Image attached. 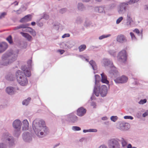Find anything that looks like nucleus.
Wrapping results in <instances>:
<instances>
[{
	"mask_svg": "<svg viewBox=\"0 0 148 148\" xmlns=\"http://www.w3.org/2000/svg\"><path fill=\"white\" fill-rule=\"evenodd\" d=\"M59 51L60 52L61 54H62L64 52V51L63 50H60Z\"/></svg>",
	"mask_w": 148,
	"mask_h": 148,
	"instance_id": "nucleus-63",
	"label": "nucleus"
},
{
	"mask_svg": "<svg viewBox=\"0 0 148 148\" xmlns=\"http://www.w3.org/2000/svg\"><path fill=\"white\" fill-rule=\"evenodd\" d=\"M67 43L63 42L62 43V45L64 49H66L68 47V45Z\"/></svg>",
	"mask_w": 148,
	"mask_h": 148,
	"instance_id": "nucleus-43",
	"label": "nucleus"
},
{
	"mask_svg": "<svg viewBox=\"0 0 148 148\" xmlns=\"http://www.w3.org/2000/svg\"><path fill=\"white\" fill-rule=\"evenodd\" d=\"M31 100L30 97H28L27 99H25L22 102V104L23 105L27 106V105Z\"/></svg>",
	"mask_w": 148,
	"mask_h": 148,
	"instance_id": "nucleus-29",
	"label": "nucleus"
},
{
	"mask_svg": "<svg viewBox=\"0 0 148 148\" xmlns=\"http://www.w3.org/2000/svg\"><path fill=\"white\" fill-rule=\"evenodd\" d=\"M124 118L125 119H130L132 120L133 119L132 116H124Z\"/></svg>",
	"mask_w": 148,
	"mask_h": 148,
	"instance_id": "nucleus-47",
	"label": "nucleus"
},
{
	"mask_svg": "<svg viewBox=\"0 0 148 148\" xmlns=\"http://www.w3.org/2000/svg\"><path fill=\"white\" fill-rule=\"evenodd\" d=\"M32 62V60H29L28 61L27 63L29 67L31 66Z\"/></svg>",
	"mask_w": 148,
	"mask_h": 148,
	"instance_id": "nucleus-54",
	"label": "nucleus"
},
{
	"mask_svg": "<svg viewBox=\"0 0 148 148\" xmlns=\"http://www.w3.org/2000/svg\"><path fill=\"white\" fill-rule=\"evenodd\" d=\"M86 110L83 107H81L77 110V115L79 116H84L86 113Z\"/></svg>",
	"mask_w": 148,
	"mask_h": 148,
	"instance_id": "nucleus-21",
	"label": "nucleus"
},
{
	"mask_svg": "<svg viewBox=\"0 0 148 148\" xmlns=\"http://www.w3.org/2000/svg\"><path fill=\"white\" fill-rule=\"evenodd\" d=\"M109 148H120V144L117 138H112L108 141Z\"/></svg>",
	"mask_w": 148,
	"mask_h": 148,
	"instance_id": "nucleus-8",
	"label": "nucleus"
},
{
	"mask_svg": "<svg viewBox=\"0 0 148 148\" xmlns=\"http://www.w3.org/2000/svg\"><path fill=\"white\" fill-rule=\"evenodd\" d=\"M22 129L23 131L27 130L29 128V123L27 119L23 120L22 122Z\"/></svg>",
	"mask_w": 148,
	"mask_h": 148,
	"instance_id": "nucleus-18",
	"label": "nucleus"
},
{
	"mask_svg": "<svg viewBox=\"0 0 148 148\" xmlns=\"http://www.w3.org/2000/svg\"><path fill=\"white\" fill-rule=\"evenodd\" d=\"M72 130L74 131H80L81 130V128L78 126H73L72 127Z\"/></svg>",
	"mask_w": 148,
	"mask_h": 148,
	"instance_id": "nucleus-36",
	"label": "nucleus"
},
{
	"mask_svg": "<svg viewBox=\"0 0 148 148\" xmlns=\"http://www.w3.org/2000/svg\"><path fill=\"white\" fill-rule=\"evenodd\" d=\"M32 15L31 14H28L22 18L20 21L21 23H25L31 21Z\"/></svg>",
	"mask_w": 148,
	"mask_h": 148,
	"instance_id": "nucleus-16",
	"label": "nucleus"
},
{
	"mask_svg": "<svg viewBox=\"0 0 148 148\" xmlns=\"http://www.w3.org/2000/svg\"><path fill=\"white\" fill-rule=\"evenodd\" d=\"M108 93V88L105 85H103L100 87L99 85L95 86L93 90V94L96 96H99V94L102 97L106 96Z\"/></svg>",
	"mask_w": 148,
	"mask_h": 148,
	"instance_id": "nucleus-6",
	"label": "nucleus"
},
{
	"mask_svg": "<svg viewBox=\"0 0 148 148\" xmlns=\"http://www.w3.org/2000/svg\"><path fill=\"white\" fill-rule=\"evenodd\" d=\"M98 148H108L107 146L104 145H101Z\"/></svg>",
	"mask_w": 148,
	"mask_h": 148,
	"instance_id": "nucleus-58",
	"label": "nucleus"
},
{
	"mask_svg": "<svg viewBox=\"0 0 148 148\" xmlns=\"http://www.w3.org/2000/svg\"><path fill=\"white\" fill-rule=\"evenodd\" d=\"M18 2L17 1H15L11 4V5L14 4V6L17 5H18Z\"/></svg>",
	"mask_w": 148,
	"mask_h": 148,
	"instance_id": "nucleus-59",
	"label": "nucleus"
},
{
	"mask_svg": "<svg viewBox=\"0 0 148 148\" xmlns=\"http://www.w3.org/2000/svg\"><path fill=\"white\" fill-rule=\"evenodd\" d=\"M22 71L18 70L16 73L15 75L18 83L21 86H26L28 84V81L26 77H29L31 75L29 70L25 66L21 67Z\"/></svg>",
	"mask_w": 148,
	"mask_h": 148,
	"instance_id": "nucleus-2",
	"label": "nucleus"
},
{
	"mask_svg": "<svg viewBox=\"0 0 148 148\" xmlns=\"http://www.w3.org/2000/svg\"><path fill=\"white\" fill-rule=\"evenodd\" d=\"M118 119V117L116 116H112L110 117L111 120L114 122H116Z\"/></svg>",
	"mask_w": 148,
	"mask_h": 148,
	"instance_id": "nucleus-37",
	"label": "nucleus"
},
{
	"mask_svg": "<svg viewBox=\"0 0 148 148\" xmlns=\"http://www.w3.org/2000/svg\"><path fill=\"white\" fill-rule=\"evenodd\" d=\"M67 11V9L66 8H63L60 9V12L62 13L63 14L65 12Z\"/></svg>",
	"mask_w": 148,
	"mask_h": 148,
	"instance_id": "nucleus-48",
	"label": "nucleus"
},
{
	"mask_svg": "<svg viewBox=\"0 0 148 148\" xmlns=\"http://www.w3.org/2000/svg\"><path fill=\"white\" fill-rule=\"evenodd\" d=\"M67 120L70 122L75 123L78 121V118L73 114H70L66 115Z\"/></svg>",
	"mask_w": 148,
	"mask_h": 148,
	"instance_id": "nucleus-12",
	"label": "nucleus"
},
{
	"mask_svg": "<svg viewBox=\"0 0 148 148\" xmlns=\"http://www.w3.org/2000/svg\"><path fill=\"white\" fill-rule=\"evenodd\" d=\"M127 147V148H132V145L131 144H129Z\"/></svg>",
	"mask_w": 148,
	"mask_h": 148,
	"instance_id": "nucleus-64",
	"label": "nucleus"
},
{
	"mask_svg": "<svg viewBox=\"0 0 148 148\" xmlns=\"http://www.w3.org/2000/svg\"><path fill=\"white\" fill-rule=\"evenodd\" d=\"M147 100L146 99H141L138 102V103L140 105H143L147 102Z\"/></svg>",
	"mask_w": 148,
	"mask_h": 148,
	"instance_id": "nucleus-39",
	"label": "nucleus"
},
{
	"mask_svg": "<svg viewBox=\"0 0 148 148\" xmlns=\"http://www.w3.org/2000/svg\"><path fill=\"white\" fill-rule=\"evenodd\" d=\"M105 7L103 6L95 7L94 8V11L96 12L100 13H106L104 10Z\"/></svg>",
	"mask_w": 148,
	"mask_h": 148,
	"instance_id": "nucleus-20",
	"label": "nucleus"
},
{
	"mask_svg": "<svg viewBox=\"0 0 148 148\" xmlns=\"http://www.w3.org/2000/svg\"><path fill=\"white\" fill-rule=\"evenodd\" d=\"M123 17H119L117 20L116 22V23L117 24L119 23L123 19Z\"/></svg>",
	"mask_w": 148,
	"mask_h": 148,
	"instance_id": "nucleus-45",
	"label": "nucleus"
},
{
	"mask_svg": "<svg viewBox=\"0 0 148 148\" xmlns=\"http://www.w3.org/2000/svg\"><path fill=\"white\" fill-rule=\"evenodd\" d=\"M7 14V13L5 12H3L1 13L0 15V19H1L5 17V16Z\"/></svg>",
	"mask_w": 148,
	"mask_h": 148,
	"instance_id": "nucleus-46",
	"label": "nucleus"
},
{
	"mask_svg": "<svg viewBox=\"0 0 148 148\" xmlns=\"http://www.w3.org/2000/svg\"><path fill=\"white\" fill-rule=\"evenodd\" d=\"M130 34L131 36L132 39L133 40H134L136 39V37L135 36L134 34L132 32H130Z\"/></svg>",
	"mask_w": 148,
	"mask_h": 148,
	"instance_id": "nucleus-52",
	"label": "nucleus"
},
{
	"mask_svg": "<svg viewBox=\"0 0 148 148\" xmlns=\"http://www.w3.org/2000/svg\"><path fill=\"white\" fill-rule=\"evenodd\" d=\"M49 16L48 14L45 13H43L42 14V17L40 19L43 18L47 20L49 19Z\"/></svg>",
	"mask_w": 148,
	"mask_h": 148,
	"instance_id": "nucleus-30",
	"label": "nucleus"
},
{
	"mask_svg": "<svg viewBox=\"0 0 148 148\" xmlns=\"http://www.w3.org/2000/svg\"><path fill=\"white\" fill-rule=\"evenodd\" d=\"M6 40L9 42L10 43H12V36L11 35H10L6 38Z\"/></svg>",
	"mask_w": 148,
	"mask_h": 148,
	"instance_id": "nucleus-44",
	"label": "nucleus"
},
{
	"mask_svg": "<svg viewBox=\"0 0 148 148\" xmlns=\"http://www.w3.org/2000/svg\"><path fill=\"white\" fill-rule=\"evenodd\" d=\"M29 33L33 36H36V32L35 31V30L33 29H32V30L30 31V32H29Z\"/></svg>",
	"mask_w": 148,
	"mask_h": 148,
	"instance_id": "nucleus-38",
	"label": "nucleus"
},
{
	"mask_svg": "<svg viewBox=\"0 0 148 148\" xmlns=\"http://www.w3.org/2000/svg\"><path fill=\"white\" fill-rule=\"evenodd\" d=\"M128 80V78L126 76L123 75L121 77H118L114 79V81L116 84H122L126 82Z\"/></svg>",
	"mask_w": 148,
	"mask_h": 148,
	"instance_id": "nucleus-13",
	"label": "nucleus"
},
{
	"mask_svg": "<svg viewBox=\"0 0 148 148\" xmlns=\"http://www.w3.org/2000/svg\"><path fill=\"white\" fill-rule=\"evenodd\" d=\"M59 25L60 24L59 23H55L53 25V28L57 30H58L60 27Z\"/></svg>",
	"mask_w": 148,
	"mask_h": 148,
	"instance_id": "nucleus-40",
	"label": "nucleus"
},
{
	"mask_svg": "<svg viewBox=\"0 0 148 148\" xmlns=\"http://www.w3.org/2000/svg\"><path fill=\"white\" fill-rule=\"evenodd\" d=\"M111 35L110 34L103 35L99 37V39L100 40H101L104 38L110 37Z\"/></svg>",
	"mask_w": 148,
	"mask_h": 148,
	"instance_id": "nucleus-32",
	"label": "nucleus"
},
{
	"mask_svg": "<svg viewBox=\"0 0 148 148\" xmlns=\"http://www.w3.org/2000/svg\"><path fill=\"white\" fill-rule=\"evenodd\" d=\"M29 25V23H26L20 25L18 26L14 27V30H16L18 29L21 28L24 29V28H26L27 27H28Z\"/></svg>",
	"mask_w": 148,
	"mask_h": 148,
	"instance_id": "nucleus-25",
	"label": "nucleus"
},
{
	"mask_svg": "<svg viewBox=\"0 0 148 148\" xmlns=\"http://www.w3.org/2000/svg\"><path fill=\"white\" fill-rule=\"evenodd\" d=\"M121 141L122 147L123 148H126L127 144V142L123 138H121Z\"/></svg>",
	"mask_w": 148,
	"mask_h": 148,
	"instance_id": "nucleus-28",
	"label": "nucleus"
},
{
	"mask_svg": "<svg viewBox=\"0 0 148 148\" xmlns=\"http://www.w3.org/2000/svg\"><path fill=\"white\" fill-rule=\"evenodd\" d=\"M89 63L92 66L93 70H96L97 69V66L95 61L91 60L89 62Z\"/></svg>",
	"mask_w": 148,
	"mask_h": 148,
	"instance_id": "nucleus-27",
	"label": "nucleus"
},
{
	"mask_svg": "<svg viewBox=\"0 0 148 148\" xmlns=\"http://www.w3.org/2000/svg\"><path fill=\"white\" fill-rule=\"evenodd\" d=\"M70 36V34H64L62 36V38H64L67 37H69Z\"/></svg>",
	"mask_w": 148,
	"mask_h": 148,
	"instance_id": "nucleus-55",
	"label": "nucleus"
},
{
	"mask_svg": "<svg viewBox=\"0 0 148 148\" xmlns=\"http://www.w3.org/2000/svg\"><path fill=\"white\" fill-rule=\"evenodd\" d=\"M22 123L18 119L15 120L12 123V126L14 129V134L16 137H18L21 133V130Z\"/></svg>",
	"mask_w": 148,
	"mask_h": 148,
	"instance_id": "nucleus-7",
	"label": "nucleus"
},
{
	"mask_svg": "<svg viewBox=\"0 0 148 148\" xmlns=\"http://www.w3.org/2000/svg\"><path fill=\"white\" fill-rule=\"evenodd\" d=\"M23 138L24 141L25 142H29L32 140L31 134L27 132H25L23 134Z\"/></svg>",
	"mask_w": 148,
	"mask_h": 148,
	"instance_id": "nucleus-14",
	"label": "nucleus"
},
{
	"mask_svg": "<svg viewBox=\"0 0 148 148\" xmlns=\"http://www.w3.org/2000/svg\"><path fill=\"white\" fill-rule=\"evenodd\" d=\"M20 34L29 41H31L32 39V36L27 33L21 32Z\"/></svg>",
	"mask_w": 148,
	"mask_h": 148,
	"instance_id": "nucleus-23",
	"label": "nucleus"
},
{
	"mask_svg": "<svg viewBox=\"0 0 148 148\" xmlns=\"http://www.w3.org/2000/svg\"><path fill=\"white\" fill-rule=\"evenodd\" d=\"M86 45H82L79 47V51L80 52L83 51L86 49Z\"/></svg>",
	"mask_w": 148,
	"mask_h": 148,
	"instance_id": "nucleus-34",
	"label": "nucleus"
},
{
	"mask_svg": "<svg viewBox=\"0 0 148 148\" xmlns=\"http://www.w3.org/2000/svg\"><path fill=\"white\" fill-rule=\"evenodd\" d=\"M17 54V52L13 51L4 54L0 62V64L4 66L8 65L16 60Z\"/></svg>",
	"mask_w": 148,
	"mask_h": 148,
	"instance_id": "nucleus-4",
	"label": "nucleus"
},
{
	"mask_svg": "<svg viewBox=\"0 0 148 148\" xmlns=\"http://www.w3.org/2000/svg\"><path fill=\"white\" fill-rule=\"evenodd\" d=\"M78 10L80 11H83L86 10V7L84 4L81 2L79 3L77 5Z\"/></svg>",
	"mask_w": 148,
	"mask_h": 148,
	"instance_id": "nucleus-24",
	"label": "nucleus"
},
{
	"mask_svg": "<svg viewBox=\"0 0 148 148\" xmlns=\"http://www.w3.org/2000/svg\"><path fill=\"white\" fill-rule=\"evenodd\" d=\"M133 31L134 32H135L137 34H139L140 33V31L139 30L137 29H135Z\"/></svg>",
	"mask_w": 148,
	"mask_h": 148,
	"instance_id": "nucleus-60",
	"label": "nucleus"
},
{
	"mask_svg": "<svg viewBox=\"0 0 148 148\" xmlns=\"http://www.w3.org/2000/svg\"><path fill=\"white\" fill-rule=\"evenodd\" d=\"M116 40L117 42L120 43H123L127 41L126 37L123 34L118 35L116 37Z\"/></svg>",
	"mask_w": 148,
	"mask_h": 148,
	"instance_id": "nucleus-15",
	"label": "nucleus"
},
{
	"mask_svg": "<svg viewBox=\"0 0 148 148\" xmlns=\"http://www.w3.org/2000/svg\"><path fill=\"white\" fill-rule=\"evenodd\" d=\"M95 86H97L98 84L99 80L100 78V77L99 75H95Z\"/></svg>",
	"mask_w": 148,
	"mask_h": 148,
	"instance_id": "nucleus-33",
	"label": "nucleus"
},
{
	"mask_svg": "<svg viewBox=\"0 0 148 148\" xmlns=\"http://www.w3.org/2000/svg\"><path fill=\"white\" fill-rule=\"evenodd\" d=\"M37 25L40 27H41L43 26V23L42 22L38 21L37 22Z\"/></svg>",
	"mask_w": 148,
	"mask_h": 148,
	"instance_id": "nucleus-53",
	"label": "nucleus"
},
{
	"mask_svg": "<svg viewBox=\"0 0 148 148\" xmlns=\"http://www.w3.org/2000/svg\"><path fill=\"white\" fill-rule=\"evenodd\" d=\"M148 115V111H147L144 113L143 115L142 116L143 117H145Z\"/></svg>",
	"mask_w": 148,
	"mask_h": 148,
	"instance_id": "nucleus-57",
	"label": "nucleus"
},
{
	"mask_svg": "<svg viewBox=\"0 0 148 148\" xmlns=\"http://www.w3.org/2000/svg\"><path fill=\"white\" fill-rule=\"evenodd\" d=\"M102 64L104 66H108L112 68V69L110 71V73L116 77L119 75V72L116 68L113 65L112 61L107 58H104L102 61Z\"/></svg>",
	"mask_w": 148,
	"mask_h": 148,
	"instance_id": "nucleus-5",
	"label": "nucleus"
},
{
	"mask_svg": "<svg viewBox=\"0 0 148 148\" xmlns=\"http://www.w3.org/2000/svg\"><path fill=\"white\" fill-rule=\"evenodd\" d=\"M76 21L77 23H79L82 22V20L81 18L78 17L77 18Z\"/></svg>",
	"mask_w": 148,
	"mask_h": 148,
	"instance_id": "nucleus-49",
	"label": "nucleus"
},
{
	"mask_svg": "<svg viewBox=\"0 0 148 148\" xmlns=\"http://www.w3.org/2000/svg\"><path fill=\"white\" fill-rule=\"evenodd\" d=\"M6 92L10 95H13L15 93V91L14 88L11 86H9L6 88Z\"/></svg>",
	"mask_w": 148,
	"mask_h": 148,
	"instance_id": "nucleus-22",
	"label": "nucleus"
},
{
	"mask_svg": "<svg viewBox=\"0 0 148 148\" xmlns=\"http://www.w3.org/2000/svg\"><path fill=\"white\" fill-rule=\"evenodd\" d=\"M126 20V25L127 26H130L132 23L133 22V20L132 18V14L131 12H128L127 13Z\"/></svg>",
	"mask_w": 148,
	"mask_h": 148,
	"instance_id": "nucleus-17",
	"label": "nucleus"
},
{
	"mask_svg": "<svg viewBox=\"0 0 148 148\" xmlns=\"http://www.w3.org/2000/svg\"><path fill=\"white\" fill-rule=\"evenodd\" d=\"M130 127V124L127 123L121 122L117 125V128L122 131L127 130Z\"/></svg>",
	"mask_w": 148,
	"mask_h": 148,
	"instance_id": "nucleus-10",
	"label": "nucleus"
},
{
	"mask_svg": "<svg viewBox=\"0 0 148 148\" xmlns=\"http://www.w3.org/2000/svg\"><path fill=\"white\" fill-rule=\"evenodd\" d=\"M128 5L127 3H123L120 4L118 9V13L120 14L125 13L126 11L127 7Z\"/></svg>",
	"mask_w": 148,
	"mask_h": 148,
	"instance_id": "nucleus-11",
	"label": "nucleus"
},
{
	"mask_svg": "<svg viewBox=\"0 0 148 148\" xmlns=\"http://www.w3.org/2000/svg\"><path fill=\"white\" fill-rule=\"evenodd\" d=\"M6 78L8 80L11 81H13L14 79V76L12 74H10L7 75Z\"/></svg>",
	"mask_w": 148,
	"mask_h": 148,
	"instance_id": "nucleus-31",
	"label": "nucleus"
},
{
	"mask_svg": "<svg viewBox=\"0 0 148 148\" xmlns=\"http://www.w3.org/2000/svg\"><path fill=\"white\" fill-rule=\"evenodd\" d=\"M20 8H21L23 12L25 11L26 9V8L23 5Z\"/></svg>",
	"mask_w": 148,
	"mask_h": 148,
	"instance_id": "nucleus-61",
	"label": "nucleus"
},
{
	"mask_svg": "<svg viewBox=\"0 0 148 148\" xmlns=\"http://www.w3.org/2000/svg\"><path fill=\"white\" fill-rule=\"evenodd\" d=\"M25 30H23L22 29V31L23 32H27L29 33L30 32L31 30H32V28L30 27H27L26 28H25Z\"/></svg>",
	"mask_w": 148,
	"mask_h": 148,
	"instance_id": "nucleus-42",
	"label": "nucleus"
},
{
	"mask_svg": "<svg viewBox=\"0 0 148 148\" xmlns=\"http://www.w3.org/2000/svg\"><path fill=\"white\" fill-rule=\"evenodd\" d=\"M33 129L36 134L39 138L46 136L49 132V129L43 120L36 119L32 123Z\"/></svg>",
	"mask_w": 148,
	"mask_h": 148,
	"instance_id": "nucleus-1",
	"label": "nucleus"
},
{
	"mask_svg": "<svg viewBox=\"0 0 148 148\" xmlns=\"http://www.w3.org/2000/svg\"><path fill=\"white\" fill-rule=\"evenodd\" d=\"M1 140L0 148H7V145L9 148H12L15 145L14 138L7 131L2 133Z\"/></svg>",
	"mask_w": 148,
	"mask_h": 148,
	"instance_id": "nucleus-3",
	"label": "nucleus"
},
{
	"mask_svg": "<svg viewBox=\"0 0 148 148\" xmlns=\"http://www.w3.org/2000/svg\"><path fill=\"white\" fill-rule=\"evenodd\" d=\"M101 81L103 83L108 84L109 82L107 79V76L104 74V73H102L101 74Z\"/></svg>",
	"mask_w": 148,
	"mask_h": 148,
	"instance_id": "nucleus-26",
	"label": "nucleus"
},
{
	"mask_svg": "<svg viewBox=\"0 0 148 148\" xmlns=\"http://www.w3.org/2000/svg\"><path fill=\"white\" fill-rule=\"evenodd\" d=\"M108 119V118L106 116H104L101 118V119L103 121L106 120Z\"/></svg>",
	"mask_w": 148,
	"mask_h": 148,
	"instance_id": "nucleus-62",
	"label": "nucleus"
},
{
	"mask_svg": "<svg viewBox=\"0 0 148 148\" xmlns=\"http://www.w3.org/2000/svg\"><path fill=\"white\" fill-rule=\"evenodd\" d=\"M7 44L4 42H0V53L4 52L8 48Z\"/></svg>",
	"mask_w": 148,
	"mask_h": 148,
	"instance_id": "nucleus-19",
	"label": "nucleus"
},
{
	"mask_svg": "<svg viewBox=\"0 0 148 148\" xmlns=\"http://www.w3.org/2000/svg\"><path fill=\"white\" fill-rule=\"evenodd\" d=\"M23 12L21 8H20L18 10L16 11V13L18 14H21Z\"/></svg>",
	"mask_w": 148,
	"mask_h": 148,
	"instance_id": "nucleus-50",
	"label": "nucleus"
},
{
	"mask_svg": "<svg viewBox=\"0 0 148 148\" xmlns=\"http://www.w3.org/2000/svg\"><path fill=\"white\" fill-rule=\"evenodd\" d=\"M89 132H96L97 131V130L95 129H89Z\"/></svg>",
	"mask_w": 148,
	"mask_h": 148,
	"instance_id": "nucleus-51",
	"label": "nucleus"
},
{
	"mask_svg": "<svg viewBox=\"0 0 148 148\" xmlns=\"http://www.w3.org/2000/svg\"><path fill=\"white\" fill-rule=\"evenodd\" d=\"M91 105L93 107V108H96V103L94 102H92L91 103Z\"/></svg>",
	"mask_w": 148,
	"mask_h": 148,
	"instance_id": "nucleus-56",
	"label": "nucleus"
},
{
	"mask_svg": "<svg viewBox=\"0 0 148 148\" xmlns=\"http://www.w3.org/2000/svg\"><path fill=\"white\" fill-rule=\"evenodd\" d=\"M139 0H130L127 2L128 4H131L137 2Z\"/></svg>",
	"mask_w": 148,
	"mask_h": 148,
	"instance_id": "nucleus-41",
	"label": "nucleus"
},
{
	"mask_svg": "<svg viewBox=\"0 0 148 148\" xmlns=\"http://www.w3.org/2000/svg\"><path fill=\"white\" fill-rule=\"evenodd\" d=\"M108 52L110 55L114 57H115L116 56V52L114 50H110Z\"/></svg>",
	"mask_w": 148,
	"mask_h": 148,
	"instance_id": "nucleus-35",
	"label": "nucleus"
},
{
	"mask_svg": "<svg viewBox=\"0 0 148 148\" xmlns=\"http://www.w3.org/2000/svg\"><path fill=\"white\" fill-rule=\"evenodd\" d=\"M117 57L118 60L119 61L125 62L127 59V54L126 50H123L120 51Z\"/></svg>",
	"mask_w": 148,
	"mask_h": 148,
	"instance_id": "nucleus-9",
	"label": "nucleus"
}]
</instances>
